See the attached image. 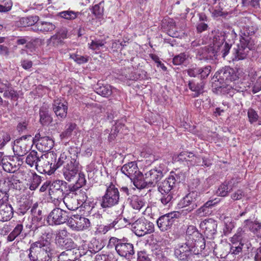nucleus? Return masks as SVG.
<instances>
[{
	"label": "nucleus",
	"instance_id": "1",
	"mask_svg": "<svg viewBox=\"0 0 261 261\" xmlns=\"http://www.w3.org/2000/svg\"><path fill=\"white\" fill-rule=\"evenodd\" d=\"M237 37V34L233 30L227 33L215 36L213 39V46L209 47H204L198 50L197 54L200 57V60H209L222 53V57L225 58L228 54L231 47V42Z\"/></svg>",
	"mask_w": 261,
	"mask_h": 261
},
{
	"label": "nucleus",
	"instance_id": "2",
	"mask_svg": "<svg viewBox=\"0 0 261 261\" xmlns=\"http://www.w3.org/2000/svg\"><path fill=\"white\" fill-rule=\"evenodd\" d=\"M176 177V174L171 173L168 178L158 185V191L161 194L160 200L164 205H170L172 202Z\"/></svg>",
	"mask_w": 261,
	"mask_h": 261
},
{
	"label": "nucleus",
	"instance_id": "3",
	"mask_svg": "<svg viewBox=\"0 0 261 261\" xmlns=\"http://www.w3.org/2000/svg\"><path fill=\"white\" fill-rule=\"evenodd\" d=\"M109 244L115 247L118 254L127 259H132L135 254L134 245L125 238L118 239L111 237L109 240Z\"/></svg>",
	"mask_w": 261,
	"mask_h": 261
},
{
	"label": "nucleus",
	"instance_id": "4",
	"mask_svg": "<svg viewBox=\"0 0 261 261\" xmlns=\"http://www.w3.org/2000/svg\"><path fill=\"white\" fill-rule=\"evenodd\" d=\"M202 251L193 243L186 242L176 246L174 249V255L179 260L190 261L195 255L200 254Z\"/></svg>",
	"mask_w": 261,
	"mask_h": 261
},
{
	"label": "nucleus",
	"instance_id": "5",
	"mask_svg": "<svg viewBox=\"0 0 261 261\" xmlns=\"http://www.w3.org/2000/svg\"><path fill=\"white\" fill-rule=\"evenodd\" d=\"M29 257L30 261H51L49 247L40 241L36 242L31 246Z\"/></svg>",
	"mask_w": 261,
	"mask_h": 261
},
{
	"label": "nucleus",
	"instance_id": "6",
	"mask_svg": "<svg viewBox=\"0 0 261 261\" xmlns=\"http://www.w3.org/2000/svg\"><path fill=\"white\" fill-rule=\"evenodd\" d=\"M107 188L101 198L100 205L102 208H111L117 205L120 199L118 188L113 183L106 185Z\"/></svg>",
	"mask_w": 261,
	"mask_h": 261
},
{
	"label": "nucleus",
	"instance_id": "7",
	"mask_svg": "<svg viewBox=\"0 0 261 261\" xmlns=\"http://www.w3.org/2000/svg\"><path fill=\"white\" fill-rule=\"evenodd\" d=\"M66 155L64 152L61 153L59 156L53 152H48L45 155L46 160L44 163L45 168L44 171L49 175L54 173L57 169L63 165Z\"/></svg>",
	"mask_w": 261,
	"mask_h": 261
},
{
	"label": "nucleus",
	"instance_id": "8",
	"mask_svg": "<svg viewBox=\"0 0 261 261\" xmlns=\"http://www.w3.org/2000/svg\"><path fill=\"white\" fill-rule=\"evenodd\" d=\"M63 165L62 173L64 178L68 181H72L78 173L79 162L75 159L66 155Z\"/></svg>",
	"mask_w": 261,
	"mask_h": 261
},
{
	"label": "nucleus",
	"instance_id": "9",
	"mask_svg": "<svg viewBox=\"0 0 261 261\" xmlns=\"http://www.w3.org/2000/svg\"><path fill=\"white\" fill-rule=\"evenodd\" d=\"M132 229L136 235L142 237L153 231L154 225L144 218L139 219L132 224Z\"/></svg>",
	"mask_w": 261,
	"mask_h": 261
},
{
	"label": "nucleus",
	"instance_id": "10",
	"mask_svg": "<svg viewBox=\"0 0 261 261\" xmlns=\"http://www.w3.org/2000/svg\"><path fill=\"white\" fill-rule=\"evenodd\" d=\"M186 242L193 243L198 246L200 248V250H204L206 247L204 239L194 226L190 225L188 227L186 231Z\"/></svg>",
	"mask_w": 261,
	"mask_h": 261
},
{
	"label": "nucleus",
	"instance_id": "11",
	"mask_svg": "<svg viewBox=\"0 0 261 261\" xmlns=\"http://www.w3.org/2000/svg\"><path fill=\"white\" fill-rule=\"evenodd\" d=\"M252 44L250 40L245 37L240 38V43L233 49V60L239 61L246 58L249 51L251 49Z\"/></svg>",
	"mask_w": 261,
	"mask_h": 261
},
{
	"label": "nucleus",
	"instance_id": "12",
	"mask_svg": "<svg viewBox=\"0 0 261 261\" xmlns=\"http://www.w3.org/2000/svg\"><path fill=\"white\" fill-rule=\"evenodd\" d=\"M31 139L30 135L24 136L14 141L13 149L15 155L22 156L26 154L32 145Z\"/></svg>",
	"mask_w": 261,
	"mask_h": 261
},
{
	"label": "nucleus",
	"instance_id": "13",
	"mask_svg": "<svg viewBox=\"0 0 261 261\" xmlns=\"http://www.w3.org/2000/svg\"><path fill=\"white\" fill-rule=\"evenodd\" d=\"M178 212H172L160 217L157 220V225L162 231H165L172 228L176 219L179 217Z\"/></svg>",
	"mask_w": 261,
	"mask_h": 261
},
{
	"label": "nucleus",
	"instance_id": "14",
	"mask_svg": "<svg viewBox=\"0 0 261 261\" xmlns=\"http://www.w3.org/2000/svg\"><path fill=\"white\" fill-rule=\"evenodd\" d=\"M68 216L66 211L60 208L53 209L47 218V222L49 225H58L64 224L68 221Z\"/></svg>",
	"mask_w": 261,
	"mask_h": 261
},
{
	"label": "nucleus",
	"instance_id": "15",
	"mask_svg": "<svg viewBox=\"0 0 261 261\" xmlns=\"http://www.w3.org/2000/svg\"><path fill=\"white\" fill-rule=\"evenodd\" d=\"M68 226L74 231H82L88 229L91 226L90 220L78 215H73L68 220Z\"/></svg>",
	"mask_w": 261,
	"mask_h": 261
},
{
	"label": "nucleus",
	"instance_id": "16",
	"mask_svg": "<svg viewBox=\"0 0 261 261\" xmlns=\"http://www.w3.org/2000/svg\"><path fill=\"white\" fill-rule=\"evenodd\" d=\"M198 192L192 191L185 196L179 202L180 207L185 208L186 211L191 212L197 206Z\"/></svg>",
	"mask_w": 261,
	"mask_h": 261
},
{
	"label": "nucleus",
	"instance_id": "17",
	"mask_svg": "<svg viewBox=\"0 0 261 261\" xmlns=\"http://www.w3.org/2000/svg\"><path fill=\"white\" fill-rule=\"evenodd\" d=\"M34 140L36 142L37 149L42 152L48 151L54 145V141L51 138L47 136L40 137L39 134L35 135Z\"/></svg>",
	"mask_w": 261,
	"mask_h": 261
},
{
	"label": "nucleus",
	"instance_id": "18",
	"mask_svg": "<svg viewBox=\"0 0 261 261\" xmlns=\"http://www.w3.org/2000/svg\"><path fill=\"white\" fill-rule=\"evenodd\" d=\"M214 77L218 81L227 82L236 81L238 78L234 70L229 67H225L218 70L215 73Z\"/></svg>",
	"mask_w": 261,
	"mask_h": 261
},
{
	"label": "nucleus",
	"instance_id": "19",
	"mask_svg": "<svg viewBox=\"0 0 261 261\" xmlns=\"http://www.w3.org/2000/svg\"><path fill=\"white\" fill-rule=\"evenodd\" d=\"M53 110L58 118H66L67 113V102L61 99H55L53 103Z\"/></svg>",
	"mask_w": 261,
	"mask_h": 261
},
{
	"label": "nucleus",
	"instance_id": "20",
	"mask_svg": "<svg viewBox=\"0 0 261 261\" xmlns=\"http://www.w3.org/2000/svg\"><path fill=\"white\" fill-rule=\"evenodd\" d=\"M200 227L204 230L205 236L207 238L212 239L217 231V222L212 219L204 220L200 223Z\"/></svg>",
	"mask_w": 261,
	"mask_h": 261
},
{
	"label": "nucleus",
	"instance_id": "21",
	"mask_svg": "<svg viewBox=\"0 0 261 261\" xmlns=\"http://www.w3.org/2000/svg\"><path fill=\"white\" fill-rule=\"evenodd\" d=\"M211 66H206L203 67H198L195 66H192L191 68L187 70L188 75L190 77H196L200 75L201 79H204L208 76L211 72Z\"/></svg>",
	"mask_w": 261,
	"mask_h": 261
},
{
	"label": "nucleus",
	"instance_id": "22",
	"mask_svg": "<svg viewBox=\"0 0 261 261\" xmlns=\"http://www.w3.org/2000/svg\"><path fill=\"white\" fill-rule=\"evenodd\" d=\"M121 171L123 174L129 177L130 180L140 175V171L135 162H130L124 164L121 167Z\"/></svg>",
	"mask_w": 261,
	"mask_h": 261
},
{
	"label": "nucleus",
	"instance_id": "23",
	"mask_svg": "<svg viewBox=\"0 0 261 261\" xmlns=\"http://www.w3.org/2000/svg\"><path fill=\"white\" fill-rule=\"evenodd\" d=\"M144 176L146 178V182H148V187H154L158 182L163 177V174L161 172H158L156 169L154 168L146 172Z\"/></svg>",
	"mask_w": 261,
	"mask_h": 261
},
{
	"label": "nucleus",
	"instance_id": "24",
	"mask_svg": "<svg viewBox=\"0 0 261 261\" xmlns=\"http://www.w3.org/2000/svg\"><path fill=\"white\" fill-rule=\"evenodd\" d=\"M244 227L248 229L258 238H261V223L257 220L246 219L244 221Z\"/></svg>",
	"mask_w": 261,
	"mask_h": 261
},
{
	"label": "nucleus",
	"instance_id": "25",
	"mask_svg": "<svg viewBox=\"0 0 261 261\" xmlns=\"http://www.w3.org/2000/svg\"><path fill=\"white\" fill-rule=\"evenodd\" d=\"M73 195V192L69 188V192L65 194V197L63 200V202L66 207L70 211H75L80 207L78 202H77Z\"/></svg>",
	"mask_w": 261,
	"mask_h": 261
},
{
	"label": "nucleus",
	"instance_id": "26",
	"mask_svg": "<svg viewBox=\"0 0 261 261\" xmlns=\"http://www.w3.org/2000/svg\"><path fill=\"white\" fill-rule=\"evenodd\" d=\"M70 188L73 192V196L76 198L80 206L85 207L87 205V200L88 198L86 192L84 190L75 188L74 186L70 187Z\"/></svg>",
	"mask_w": 261,
	"mask_h": 261
},
{
	"label": "nucleus",
	"instance_id": "27",
	"mask_svg": "<svg viewBox=\"0 0 261 261\" xmlns=\"http://www.w3.org/2000/svg\"><path fill=\"white\" fill-rule=\"evenodd\" d=\"M13 215L12 205L8 202L4 203L0 206V221L2 222L10 220Z\"/></svg>",
	"mask_w": 261,
	"mask_h": 261
},
{
	"label": "nucleus",
	"instance_id": "28",
	"mask_svg": "<svg viewBox=\"0 0 261 261\" xmlns=\"http://www.w3.org/2000/svg\"><path fill=\"white\" fill-rule=\"evenodd\" d=\"M19 164H16L13 157L5 156L2 166L4 170L7 172H14L18 168Z\"/></svg>",
	"mask_w": 261,
	"mask_h": 261
},
{
	"label": "nucleus",
	"instance_id": "29",
	"mask_svg": "<svg viewBox=\"0 0 261 261\" xmlns=\"http://www.w3.org/2000/svg\"><path fill=\"white\" fill-rule=\"evenodd\" d=\"M235 184L234 179H231L229 181H225L221 184L217 191L218 195L222 197L226 196L232 190Z\"/></svg>",
	"mask_w": 261,
	"mask_h": 261
},
{
	"label": "nucleus",
	"instance_id": "30",
	"mask_svg": "<svg viewBox=\"0 0 261 261\" xmlns=\"http://www.w3.org/2000/svg\"><path fill=\"white\" fill-rule=\"evenodd\" d=\"M188 87L194 92L193 96L196 97L203 92L204 83L202 81L196 82L194 80H191L189 82Z\"/></svg>",
	"mask_w": 261,
	"mask_h": 261
},
{
	"label": "nucleus",
	"instance_id": "31",
	"mask_svg": "<svg viewBox=\"0 0 261 261\" xmlns=\"http://www.w3.org/2000/svg\"><path fill=\"white\" fill-rule=\"evenodd\" d=\"M245 227H239L238 228L236 233L230 239L232 243H240L245 244L248 240V235L245 232Z\"/></svg>",
	"mask_w": 261,
	"mask_h": 261
},
{
	"label": "nucleus",
	"instance_id": "32",
	"mask_svg": "<svg viewBox=\"0 0 261 261\" xmlns=\"http://www.w3.org/2000/svg\"><path fill=\"white\" fill-rule=\"evenodd\" d=\"M41 159L43 160V156L39 158L38 155L37 151L35 150L31 151L26 158V163L31 167L35 166L37 168L38 163L40 162Z\"/></svg>",
	"mask_w": 261,
	"mask_h": 261
},
{
	"label": "nucleus",
	"instance_id": "33",
	"mask_svg": "<svg viewBox=\"0 0 261 261\" xmlns=\"http://www.w3.org/2000/svg\"><path fill=\"white\" fill-rule=\"evenodd\" d=\"M216 203L214 200H208L203 206L196 211V214L199 217H204L211 214L212 207Z\"/></svg>",
	"mask_w": 261,
	"mask_h": 261
},
{
	"label": "nucleus",
	"instance_id": "34",
	"mask_svg": "<svg viewBox=\"0 0 261 261\" xmlns=\"http://www.w3.org/2000/svg\"><path fill=\"white\" fill-rule=\"evenodd\" d=\"M130 205L134 209L140 210L145 205V202L141 197L133 195L130 198Z\"/></svg>",
	"mask_w": 261,
	"mask_h": 261
},
{
	"label": "nucleus",
	"instance_id": "35",
	"mask_svg": "<svg viewBox=\"0 0 261 261\" xmlns=\"http://www.w3.org/2000/svg\"><path fill=\"white\" fill-rule=\"evenodd\" d=\"M131 180L133 181L134 185L139 189L148 188V182H146V178L145 176L143 178V175L140 172V175L135 177L134 179H132Z\"/></svg>",
	"mask_w": 261,
	"mask_h": 261
},
{
	"label": "nucleus",
	"instance_id": "36",
	"mask_svg": "<svg viewBox=\"0 0 261 261\" xmlns=\"http://www.w3.org/2000/svg\"><path fill=\"white\" fill-rule=\"evenodd\" d=\"M77 126L75 123H68L65 127V130L60 135L61 139L70 138L72 133L76 129Z\"/></svg>",
	"mask_w": 261,
	"mask_h": 261
},
{
	"label": "nucleus",
	"instance_id": "37",
	"mask_svg": "<svg viewBox=\"0 0 261 261\" xmlns=\"http://www.w3.org/2000/svg\"><path fill=\"white\" fill-rule=\"evenodd\" d=\"M98 87H96L95 89L96 92L103 96V97H109L112 93V88L109 85H102V86L97 85Z\"/></svg>",
	"mask_w": 261,
	"mask_h": 261
},
{
	"label": "nucleus",
	"instance_id": "38",
	"mask_svg": "<svg viewBox=\"0 0 261 261\" xmlns=\"http://www.w3.org/2000/svg\"><path fill=\"white\" fill-rule=\"evenodd\" d=\"M31 181L29 184L28 185L29 186V189L34 191L39 186V185L41 184L42 181V177L37 175L35 173H31Z\"/></svg>",
	"mask_w": 261,
	"mask_h": 261
},
{
	"label": "nucleus",
	"instance_id": "39",
	"mask_svg": "<svg viewBox=\"0 0 261 261\" xmlns=\"http://www.w3.org/2000/svg\"><path fill=\"white\" fill-rule=\"evenodd\" d=\"M23 226L22 224H17L7 237V241L8 242H12L14 241L17 237L21 234V233L23 230Z\"/></svg>",
	"mask_w": 261,
	"mask_h": 261
},
{
	"label": "nucleus",
	"instance_id": "40",
	"mask_svg": "<svg viewBox=\"0 0 261 261\" xmlns=\"http://www.w3.org/2000/svg\"><path fill=\"white\" fill-rule=\"evenodd\" d=\"M66 194L63 192V190L49 192L50 198L55 204L62 200L63 201Z\"/></svg>",
	"mask_w": 261,
	"mask_h": 261
},
{
	"label": "nucleus",
	"instance_id": "41",
	"mask_svg": "<svg viewBox=\"0 0 261 261\" xmlns=\"http://www.w3.org/2000/svg\"><path fill=\"white\" fill-rule=\"evenodd\" d=\"M16 177L14 175H11L7 178V180H0V192L5 193H8L9 191V184L8 182L13 183Z\"/></svg>",
	"mask_w": 261,
	"mask_h": 261
},
{
	"label": "nucleus",
	"instance_id": "42",
	"mask_svg": "<svg viewBox=\"0 0 261 261\" xmlns=\"http://www.w3.org/2000/svg\"><path fill=\"white\" fill-rule=\"evenodd\" d=\"M53 119L46 110L41 108L40 110V121L43 125H47L52 122Z\"/></svg>",
	"mask_w": 261,
	"mask_h": 261
},
{
	"label": "nucleus",
	"instance_id": "43",
	"mask_svg": "<svg viewBox=\"0 0 261 261\" xmlns=\"http://www.w3.org/2000/svg\"><path fill=\"white\" fill-rule=\"evenodd\" d=\"M37 30L41 32L52 31L55 29V25L48 22L38 21L37 23Z\"/></svg>",
	"mask_w": 261,
	"mask_h": 261
},
{
	"label": "nucleus",
	"instance_id": "44",
	"mask_svg": "<svg viewBox=\"0 0 261 261\" xmlns=\"http://www.w3.org/2000/svg\"><path fill=\"white\" fill-rule=\"evenodd\" d=\"M66 185L67 182L63 180H56L50 184L49 192L62 191V187H66Z\"/></svg>",
	"mask_w": 261,
	"mask_h": 261
},
{
	"label": "nucleus",
	"instance_id": "45",
	"mask_svg": "<svg viewBox=\"0 0 261 261\" xmlns=\"http://www.w3.org/2000/svg\"><path fill=\"white\" fill-rule=\"evenodd\" d=\"M39 21V17L37 16L23 17L21 19V23L24 27L32 26L37 24Z\"/></svg>",
	"mask_w": 261,
	"mask_h": 261
},
{
	"label": "nucleus",
	"instance_id": "46",
	"mask_svg": "<svg viewBox=\"0 0 261 261\" xmlns=\"http://www.w3.org/2000/svg\"><path fill=\"white\" fill-rule=\"evenodd\" d=\"M64 249H67L66 250H70L71 251L72 249H74L76 245L74 243L73 240L69 238H66L64 240L62 243L58 245Z\"/></svg>",
	"mask_w": 261,
	"mask_h": 261
},
{
	"label": "nucleus",
	"instance_id": "47",
	"mask_svg": "<svg viewBox=\"0 0 261 261\" xmlns=\"http://www.w3.org/2000/svg\"><path fill=\"white\" fill-rule=\"evenodd\" d=\"M104 2L102 1L95 5L92 8L93 14L97 17L100 18L103 13Z\"/></svg>",
	"mask_w": 261,
	"mask_h": 261
},
{
	"label": "nucleus",
	"instance_id": "48",
	"mask_svg": "<svg viewBox=\"0 0 261 261\" xmlns=\"http://www.w3.org/2000/svg\"><path fill=\"white\" fill-rule=\"evenodd\" d=\"M191 158H193V159L196 158L195 155H193L192 153L182 152L178 155L176 158V160H177V161H180L182 162L185 161L187 162V165H188V163H190V162H191L190 160Z\"/></svg>",
	"mask_w": 261,
	"mask_h": 261
},
{
	"label": "nucleus",
	"instance_id": "49",
	"mask_svg": "<svg viewBox=\"0 0 261 261\" xmlns=\"http://www.w3.org/2000/svg\"><path fill=\"white\" fill-rule=\"evenodd\" d=\"M106 42L100 40H92L91 43H89V48L95 51L96 53L99 51L100 49L104 46Z\"/></svg>",
	"mask_w": 261,
	"mask_h": 261
},
{
	"label": "nucleus",
	"instance_id": "50",
	"mask_svg": "<svg viewBox=\"0 0 261 261\" xmlns=\"http://www.w3.org/2000/svg\"><path fill=\"white\" fill-rule=\"evenodd\" d=\"M73 252L70 250L62 252L58 256V261H73L74 259Z\"/></svg>",
	"mask_w": 261,
	"mask_h": 261
},
{
	"label": "nucleus",
	"instance_id": "51",
	"mask_svg": "<svg viewBox=\"0 0 261 261\" xmlns=\"http://www.w3.org/2000/svg\"><path fill=\"white\" fill-rule=\"evenodd\" d=\"M124 127V125H121L120 123H116V125L112 127L108 138L109 140L110 141L113 140L115 138L117 134L120 131L121 129H123Z\"/></svg>",
	"mask_w": 261,
	"mask_h": 261
},
{
	"label": "nucleus",
	"instance_id": "52",
	"mask_svg": "<svg viewBox=\"0 0 261 261\" xmlns=\"http://www.w3.org/2000/svg\"><path fill=\"white\" fill-rule=\"evenodd\" d=\"M79 12L73 11H64L59 13V15L63 18L68 20L74 19L77 17Z\"/></svg>",
	"mask_w": 261,
	"mask_h": 261
},
{
	"label": "nucleus",
	"instance_id": "53",
	"mask_svg": "<svg viewBox=\"0 0 261 261\" xmlns=\"http://www.w3.org/2000/svg\"><path fill=\"white\" fill-rule=\"evenodd\" d=\"M68 233L66 229L59 230L57 232L56 235V242L59 245L62 242L68 237Z\"/></svg>",
	"mask_w": 261,
	"mask_h": 261
},
{
	"label": "nucleus",
	"instance_id": "54",
	"mask_svg": "<svg viewBox=\"0 0 261 261\" xmlns=\"http://www.w3.org/2000/svg\"><path fill=\"white\" fill-rule=\"evenodd\" d=\"M247 115L249 121L252 124L256 122L258 118L257 113L253 109L250 108L248 110Z\"/></svg>",
	"mask_w": 261,
	"mask_h": 261
},
{
	"label": "nucleus",
	"instance_id": "55",
	"mask_svg": "<svg viewBox=\"0 0 261 261\" xmlns=\"http://www.w3.org/2000/svg\"><path fill=\"white\" fill-rule=\"evenodd\" d=\"M187 58V56L185 53H181L173 59V63L174 65H179L184 63Z\"/></svg>",
	"mask_w": 261,
	"mask_h": 261
},
{
	"label": "nucleus",
	"instance_id": "56",
	"mask_svg": "<svg viewBox=\"0 0 261 261\" xmlns=\"http://www.w3.org/2000/svg\"><path fill=\"white\" fill-rule=\"evenodd\" d=\"M42 216L39 215V216L33 215L32 219V225L29 226V228H31L32 230L36 229L40 226L41 224H38L42 220Z\"/></svg>",
	"mask_w": 261,
	"mask_h": 261
},
{
	"label": "nucleus",
	"instance_id": "57",
	"mask_svg": "<svg viewBox=\"0 0 261 261\" xmlns=\"http://www.w3.org/2000/svg\"><path fill=\"white\" fill-rule=\"evenodd\" d=\"M232 245L230 247V252L234 255L238 254L240 252H242V248L244 244L240 243H232Z\"/></svg>",
	"mask_w": 261,
	"mask_h": 261
},
{
	"label": "nucleus",
	"instance_id": "58",
	"mask_svg": "<svg viewBox=\"0 0 261 261\" xmlns=\"http://www.w3.org/2000/svg\"><path fill=\"white\" fill-rule=\"evenodd\" d=\"M8 90H5L4 93V97L8 98L17 99L18 94L17 91L12 89L11 87Z\"/></svg>",
	"mask_w": 261,
	"mask_h": 261
},
{
	"label": "nucleus",
	"instance_id": "59",
	"mask_svg": "<svg viewBox=\"0 0 261 261\" xmlns=\"http://www.w3.org/2000/svg\"><path fill=\"white\" fill-rule=\"evenodd\" d=\"M241 31L244 35L246 36L245 38H248L249 40V36L254 34L255 29L253 26L246 25L242 29Z\"/></svg>",
	"mask_w": 261,
	"mask_h": 261
},
{
	"label": "nucleus",
	"instance_id": "60",
	"mask_svg": "<svg viewBox=\"0 0 261 261\" xmlns=\"http://www.w3.org/2000/svg\"><path fill=\"white\" fill-rule=\"evenodd\" d=\"M86 182L85 176L82 172H80L78 174V179L77 180L75 185L73 186L77 188H81L82 186L85 185Z\"/></svg>",
	"mask_w": 261,
	"mask_h": 261
},
{
	"label": "nucleus",
	"instance_id": "61",
	"mask_svg": "<svg viewBox=\"0 0 261 261\" xmlns=\"http://www.w3.org/2000/svg\"><path fill=\"white\" fill-rule=\"evenodd\" d=\"M70 58L73 59L77 64H81L88 62V57L82 56L77 54H72Z\"/></svg>",
	"mask_w": 261,
	"mask_h": 261
},
{
	"label": "nucleus",
	"instance_id": "62",
	"mask_svg": "<svg viewBox=\"0 0 261 261\" xmlns=\"http://www.w3.org/2000/svg\"><path fill=\"white\" fill-rule=\"evenodd\" d=\"M245 196V193L242 189H238L231 194V198L233 201L241 200Z\"/></svg>",
	"mask_w": 261,
	"mask_h": 261
},
{
	"label": "nucleus",
	"instance_id": "63",
	"mask_svg": "<svg viewBox=\"0 0 261 261\" xmlns=\"http://www.w3.org/2000/svg\"><path fill=\"white\" fill-rule=\"evenodd\" d=\"M154 169H156L158 172H161V174H163L164 172L167 171V165L166 162L163 160H160L159 163L154 168Z\"/></svg>",
	"mask_w": 261,
	"mask_h": 261
},
{
	"label": "nucleus",
	"instance_id": "64",
	"mask_svg": "<svg viewBox=\"0 0 261 261\" xmlns=\"http://www.w3.org/2000/svg\"><path fill=\"white\" fill-rule=\"evenodd\" d=\"M252 91L254 94L261 91V76L257 78L254 84Z\"/></svg>",
	"mask_w": 261,
	"mask_h": 261
}]
</instances>
